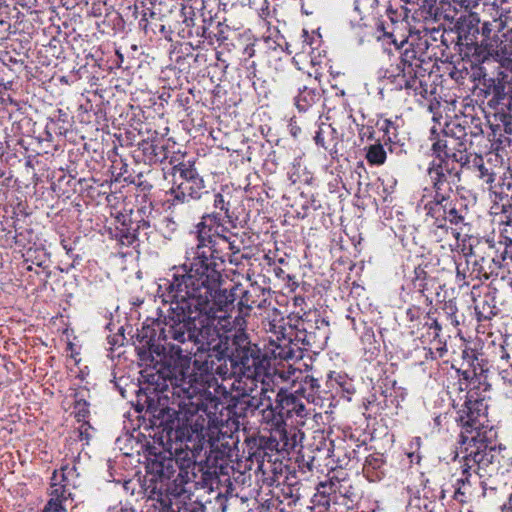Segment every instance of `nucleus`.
<instances>
[{
  "label": "nucleus",
  "instance_id": "6e6552de",
  "mask_svg": "<svg viewBox=\"0 0 512 512\" xmlns=\"http://www.w3.org/2000/svg\"><path fill=\"white\" fill-rule=\"evenodd\" d=\"M462 413L460 415V421L464 429L462 436L464 434L475 435L480 432L479 429L484 424L487 416V405L483 400L472 399V396H469Z\"/></svg>",
  "mask_w": 512,
  "mask_h": 512
},
{
  "label": "nucleus",
  "instance_id": "f257e3e1",
  "mask_svg": "<svg viewBox=\"0 0 512 512\" xmlns=\"http://www.w3.org/2000/svg\"><path fill=\"white\" fill-rule=\"evenodd\" d=\"M168 290L173 301V317L167 323V335L180 342H194L195 326L199 313L214 316L209 308L212 295V258L201 254L187 266L174 268Z\"/></svg>",
  "mask_w": 512,
  "mask_h": 512
},
{
  "label": "nucleus",
  "instance_id": "6ab92c4d",
  "mask_svg": "<svg viewBox=\"0 0 512 512\" xmlns=\"http://www.w3.org/2000/svg\"><path fill=\"white\" fill-rule=\"evenodd\" d=\"M446 219L451 223L457 225L463 221V217L458 214L456 209H450L447 213Z\"/></svg>",
  "mask_w": 512,
  "mask_h": 512
},
{
  "label": "nucleus",
  "instance_id": "20e7f679",
  "mask_svg": "<svg viewBox=\"0 0 512 512\" xmlns=\"http://www.w3.org/2000/svg\"><path fill=\"white\" fill-rule=\"evenodd\" d=\"M80 486L79 473L75 466L66 465L52 477L50 500L44 512H66L67 503L73 501L74 490Z\"/></svg>",
  "mask_w": 512,
  "mask_h": 512
},
{
  "label": "nucleus",
  "instance_id": "c85d7f7f",
  "mask_svg": "<svg viewBox=\"0 0 512 512\" xmlns=\"http://www.w3.org/2000/svg\"><path fill=\"white\" fill-rule=\"evenodd\" d=\"M433 326L435 327L436 330H440L441 329L440 325L437 322H434Z\"/></svg>",
  "mask_w": 512,
  "mask_h": 512
},
{
  "label": "nucleus",
  "instance_id": "a878e982",
  "mask_svg": "<svg viewBox=\"0 0 512 512\" xmlns=\"http://www.w3.org/2000/svg\"><path fill=\"white\" fill-rule=\"evenodd\" d=\"M434 200H435V202H436V204H437V205H441V204H442V202L446 200V198H445V196L440 195L439 193H437V194L435 195Z\"/></svg>",
  "mask_w": 512,
  "mask_h": 512
},
{
  "label": "nucleus",
  "instance_id": "f3484780",
  "mask_svg": "<svg viewBox=\"0 0 512 512\" xmlns=\"http://www.w3.org/2000/svg\"><path fill=\"white\" fill-rule=\"evenodd\" d=\"M446 147H447L446 140H438V141L434 142L432 145L433 154L436 155V157L439 159L440 162L443 160V156L447 155L446 151H445Z\"/></svg>",
  "mask_w": 512,
  "mask_h": 512
},
{
  "label": "nucleus",
  "instance_id": "2f4dec72",
  "mask_svg": "<svg viewBox=\"0 0 512 512\" xmlns=\"http://www.w3.org/2000/svg\"><path fill=\"white\" fill-rule=\"evenodd\" d=\"M453 234L455 235L456 238H458L459 233H456V232L453 231Z\"/></svg>",
  "mask_w": 512,
  "mask_h": 512
},
{
  "label": "nucleus",
  "instance_id": "393cba45",
  "mask_svg": "<svg viewBox=\"0 0 512 512\" xmlns=\"http://www.w3.org/2000/svg\"><path fill=\"white\" fill-rule=\"evenodd\" d=\"M173 350H175V354H176V355H178L179 360H180L181 362L189 363V359H188V358H186V357H185V358H182V357L180 356L181 349H180L179 347H177V348H174V347H173Z\"/></svg>",
  "mask_w": 512,
  "mask_h": 512
},
{
  "label": "nucleus",
  "instance_id": "b1692460",
  "mask_svg": "<svg viewBox=\"0 0 512 512\" xmlns=\"http://www.w3.org/2000/svg\"><path fill=\"white\" fill-rule=\"evenodd\" d=\"M503 512H512V495L509 497L507 503L504 505Z\"/></svg>",
  "mask_w": 512,
  "mask_h": 512
},
{
  "label": "nucleus",
  "instance_id": "0eeeda50",
  "mask_svg": "<svg viewBox=\"0 0 512 512\" xmlns=\"http://www.w3.org/2000/svg\"><path fill=\"white\" fill-rule=\"evenodd\" d=\"M176 437L181 441L194 442L202 447L206 441H211L210 421L204 415L192 414L177 427Z\"/></svg>",
  "mask_w": 512,
  "mask_h": 512
},
{
  "label": "nucleus",
  "instance_id": "7c9ffc66",
  "mask_svg": "<svg viewBox=\"0 0 512 512\" xmlns=\"http://www.w3.org/2000/svg\"><path fill=\"white\" fill-rule=\"evenodd\" d=\"M456 494H465V492H462L460 489H458Z\"/></svg>",
  "mask_w": 512,
  "mask_h": 512
},
{
  "label": "nucleus",
  "instance_id": "423d86ee",
  "mask_svg": "<svg viewBox=\"0 0 512 512\" xmlns=\"http://www.w3.org/2000/svg\"><path fill=\"white\" fill-rule=\"evenodd\" d=\"M463 443L468 441V446L465 448L467 454L464 456L465 466L464 472L473 470L474 472L486 471L489 466L493 465L496 460V452L493 447L488 446L481 433L477 432L475 435H463Z\"/></svg>",
  "mask_w": 512,
  "mask_h": 512
},
{
  "label": "nucleus",
  "instance_id": "39448f33",
  "mask_svg": "<svg viewBox=\"0 0 512 512\" xmlns=\"http://www.w3.org/2000/svg\"><path fill=\"white\" fill-rule=\"evenodd\" d=\"M173 178L170 193L174 202L185 203L201 198L205 188L204 180L193 166L184 163L174 166Z\"/></svg>",
  "mask_w": 512,
  "mask_h": 512
},
{
  "label": "nucleus",
  "instance_id": "dca6fc26",
  "mask_svg": "<svg viewBox=\"0 0 512 512\" xmlns=\"http://www.w3.org/2000/svg\"><path fill=\"white\" fill-rule=\"evenodd\" d=\"M428 173L436 189L440 190V186L443 184L442 179L445 177L440 164H434L433 167L429 168Z\"/></svg>",
  "mask_w": 512,
  "mask_h": 512
},
{
  "label": "nucleus",
  "instance_id": "cd10ccee",
  "mask_svg": "<svg viewBox=\"0 0 512 512\" xmlns=\"http://www.w3.org/2000/svg\"><path fill=\"white\" fill-rule=\"evenodd\" d=\"M479 22H480V19L476 15L471 16V24L472 25H478Z\"/></svg>",
  "mask_w": 512,
  "mask_h": 512
},
{
  "label": "nucleus",
  "instance_id": "aec40b11",
  "mask_svg": "<svg viewBox=\"0 0 512 512\" xmlns=\"http://www.w3.org/2000/svg\"><path fill=\"white\" fill-rule=\"evenodd\" d=\"M214 206L221 211H225L226 213L228 212L227 203L225 202L223 195L220 193L215 195Z\"/></svg>",
  "mask_w": 512,
  "mask_h": 512
},
{
  "label": "nucleus",
  "instance_id": "4be33fe9",
  "mask_svg": "<svg viewBox=\"0 0 512 512\" xmlns=\"http://www.w3.org/2000/svg\"><path fill=\"white\" fill-rule=\"evenodd\" d=\"M491 23L485 22L482 25L481 34L483 36V39H491L493 36H491L492 27Z\"/></svg>",
  "mask_w": 512,
  "mask_h": 512
},
{
  "label": "nucleus",
  "instance_id": "c756f323",
  "mask_svg": "<svg viewBox=\"0 0 512 512\" xmlns=\"http://www.w3.org/2000/svg\"><path fill=\"white\" fill-rule=\"evenodd\" d=\"M404 87L408 89V88H411L412 85L410 84L409 81H406Z\"/></svg>",
  "mask_w": 512,
  "mask_h": 512
},
{
  "label": "nucleus",
  "instance_id": "4468645a",
  "mask_svg": "<svg viewBox=\"0 0 512 512\" xmlns=\"http://www.w3.org/2000/svg\"><path fill=\"white\" fill-rule=\"evenodd\" d=\"M86 391L82 390L74 395V413L78 420L84 419L89 413V405L85 399Z\"/></svg>",
  "mask_w": 512,
  "mask_h": 512
},
{
  "label": "nucleus",
  "instance_id": "1a4fd4ad",
  "mask_svg": "<svg viewBox=\"0 0 512 512\" xmlns=\"http://www.w3.org/2000/svg\"><path fill=\"white\" fill-rule=\"evenodd\" d=\"M204 227L199 231V236L201 238V244L197 247L196 256L194 257L191 264L195 261L196 258L200 257L201 254L211 258V249L216 247H220L223 242H227V236L223 234L225 228L221 225H216L213 232L210 227L208 231L205 230V222L203 223Z\"/></svg>",
  "mask_w": 512,
  "mask_h": 512
},
{
  "label": "nucleus",
  "instance_id": "9d476101",
  "mask_svg": "<svg viewBox=\"0 0 512 512\" xmlns=\"http://www.w3.org/2000/svg\"><path fill=\"white\" fill-rule=\"evenodd\" d=\"M277 401L281 410L286 409L287 416L291 413H295L298 416H303L305 411V405L298 400V398L292 394L283 395L281 392L277 394Z\"/></svg>",
  "mask_w": 512,
  "mask_h": 512
},
{
  "label": "nucleus",
  "instance_id": "7ed1b4c3",
  "mask_svg": "<svg viewBox=\"0 0 512 512\" xmlns=\"http://www.w3.org/2000/svg\"><path fill=\"white\" fill-rule=\"evenodd\" d=\"M268 367V360L259 352H254L251 349H243L238 352L233 365L234 373L239 377L237 389L241 390L243 394H250L257 388L259 382L263 386L268 385L266 383V378L269 375ZM262 391L266 392L267 389L263 387Z\"/></svg>",
  "mask_w": 512,
  "mask_h": 512
},
{
  "label": "nucleus",
  "instance_id": "bb28decb",
  "mask_svg": "<svg viewBox=\"0 0 512 512\" xmlns=\"http://www.w3.org/2000/svg\"><path fill=\"white\" fill-rule=\"evenodd\" d=\"M315 141L318 145L324 146L323 138L321 137L320 133L316 134Z\"/></svg>",
  "mask_w": 512,
  "mask_h": 512
},
{
  "label": "nucleus",
  "instance_id": "9b49d317",
  "mask_svg": "<svg viewBox=\"0 0 512 512\" xmlns=\"http://www.w3.org/2000/svg\"><path fill=\"white\" fill-rule=\"evenodd\" d=\"M481 46L485 49L489 56L501 60L508 54L506 44L498 35H494L491 39H483Z\"/></svg>",
  "mask_w": 512,
  "mask_h": 512
},
{
  "label": "nucleus",
  "instance_id": "5701e85b",
  "mask_svg": "<svg viewBox=\"0 0 512 512\" xmlns=\"http://www.w3.org/2000/svg\"><path fill=\"white\" fill-rule=\"evenodd\" d=\"M225 247L228 248L229 250H231L233 253H237L240 251V249L238 247H235L234 241H231L228 236H227V242H223L221 244V246L219 247V249H223Z\"/></svg>",
  "mask_w": 512,
  "mask_h": 512
},
{
  "label": "nucleus",
  "instance_id": "ddd939ff",
  "mask_svg": "<svg viewBox=\"0 0 512 512\" xmlns=\"http://www.w3.org/2000/svg\"><path fill=\"white\" fill-rule=\"evenodd\" d=\"M367 161L372 165H382L386 160V152L379 143L370 145L366 153Z\"/></svg>",
  "mask_w": 512,
  "mask_h": 512
},
{
  "label": "nucleus",
  "instance_id": "a211bd4d",
  "mask_svg": "<svg viewBox=\"0 0 512 512\" xmlns=\"http://www.w3.org/2000/svg\"><path fill=\"white\" fill-rule=\"evenodd\" d=\"M381 129L384 131L389 141H392L393 138L396 137V127L394 126L392 121L386 119Z\"/></svg>",
  "mask_w": 512,
  "mask_h": 512
},
{
  "label": "nucleus",
  "instance_id": "2eb2a0df",
  "mask_svg": "<svg viewBox=\"0 0 512 512\" xmlns=\"http://www.w3.org/2000/svg\"><path fill=\"white\" fill-rule=\"evenodd\" d=\"M315 94L313 91L304 89L296 98V106L299 111H306L314 102Z\"/></svg>",
  "mask_w": 512,
  "mask_h": 512
},
{
  "label": "nucleus",
  "instance_id": "412c9836",
  "mask_svg": "<svg viewBox=\"0 0 512 512\" xmlns=\"http://www.w3.org/2000/svg\"><path fill=\"white\" fill-rule=\"evenodd\" d=\"M271 406H272V402L269 403ZM284 422V419H283V416L281 414V412L278 413V415H276L274 413V410L271 408V423L274 425V426H280L282 423Z\"/></svg>",
  "mask_w": 512,
  "mask_h": 512
},
{
  "label": "nucleus",
  "instance_id": "f03ea898",
  "mask_svg": "<svg viewBox=\"0 0 512 512\" xmlns=\"http://www.w3.org/2000/svg\"><path fill=\"white\" fill-rule=\"evenodd\" d=\"M219 273L212 261V295L209 299V308L214 311L210 317L206 313H199L195 321L194 343L202 350H219L222 345L223 332L231 331L234 327L231 321L230 312L233 308V300L225 291H217Z\"/></svg>",
  "mask_w": 512,
  "mask_h": 512
},
{
  "label": "nucleus",
  "instance_id": "f8f14e48",
  "mask_svg": "<svg viewBox=\"0 0 512 512\" xmlns=\"http://www.w3.org/2000/svg\"><path fill=\"white\" fill-rule=\"evenodd\" d=\"M193 378L194 375H189L186 377L183 370L180 371V377L175 375L174 378L175 386L178 387L184 396L189 399L193 398L198 392V388L192 384Z\"/></svg>",
  "mask_w": 512,
  "mask_h": 512
}]
</instances>
